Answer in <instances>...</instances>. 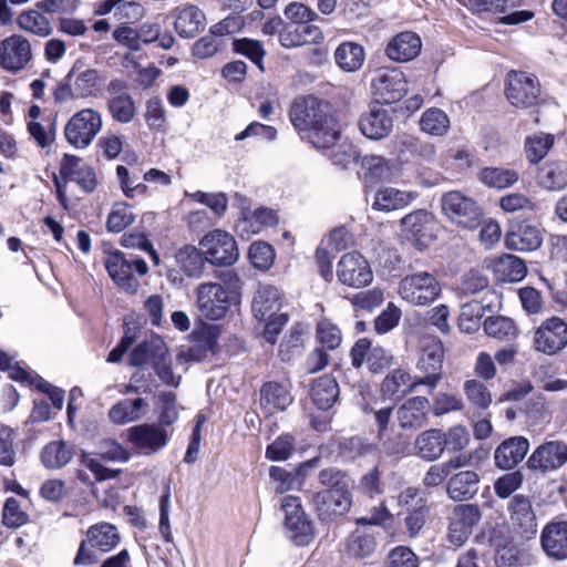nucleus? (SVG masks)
Wrapping results in <instances>:
<instances>
[{
    "label": "nucleus",
    "mask_w": 567,
    "mask_h": 567,
    "mask_svg": "<svg viewBox=\"0 0 567 567\" xmlns=\"http://www.w3.org/2000/svg\"><path fill=\"white\" fill-rule=\"evenodd\" d=\"M289 117L300 133L316 148H329L340 137V127L327 102L316 96H299L293 100Z\"/></svg>",
    "instance_id": "f257e3e1"
},
{
    "label": "nucleus",
    "mask_w": 567,
    "mask_h": 567,
    "mask_svg": "<svg viewBox=\"0 0 567 567\" xmlns=\"http://www.w3.org/2000/svg\"><path fill=\"white\" fill-rule=\"evenodd\" d=\"M121 540L117 528L110 523H99L89 527L86 537L80 543L73 564L90 566L96 564L100 557L96 550L105 554L113 550Z\"/></svg>",
    "instance_id": "f03ea898"
},
{
    "label": "nucleus",
    "mask_w": 567,
    "mask_h": 567,
    "mask_svg": "<svg viewBox=\"0 0 567 567\" xmlns=\"http://www.w3.org/2000/svg\"><path fill=\"white\" fill-rule=\"evenodd\" d=\"M101 86V78L97 70L85 69L76 71L73 66L64 80L53 91L56 103H65L70 100L96 96Z\"/></svg>",
    "instance_id": "7ed1b4c3"
},
{
    "label": "nucleus",
    "mask_w": 567,
    "mask_h": 567,
    "mask_svg": "<svg viewBox=\"0 0 567 567\" xmlns=\"http://www.w3.org/2000/svg\"><path fill=\"white\" fill-rule=\"evenodd\" d=\"M442 288L437 278L427 271H419L403 277L399 293L412 306H427L439 298Z\"/></svg>",
    "instance_id": "20e7f679"
},
{
    "label": "nucleus",
    "mask_w": 567,
    "mask_h": 567,
    "mask_svg": "<svg viewBox=\"0 0 567 567\" xmlns=\"http://www.w3.org/2000/svg\"><path fill=\"white\" fill-rule=\"evenodd\" d=\"M105 267L113 281L127 292H135L140 285L134 271L140 276L148 271L144 259L132 255L125 256L120 251L109 255Z\"/></svg>",
    "instance_id": "39448f33"
},
{
    "label": "nucleus",
    "mask_w": 567,
    "mask_h": 567,
    "mask_svg": "<svg viewBox=\"0 0 567 567\" xmlns=\"http://www.w3.org/2000/svg\"><path fill=\"white\" fill-rule=\"evenodd\" d=\"M444 347L437 338H429L424 341L421 357L417 361V370L423 375L415 377L408 392H413L419 385H426L434 390L442 378V364Z\"/></svg>",
    "instance_id": "423d86ee"
},
{
    "label": "nucleus",
    "mask_w": 567,
    "mask_h": 567,
    "mask_svg": "<svg viewBox=\"0 0 567 567\" xmlns=\"http://www.w3.org/2000/svg\"><path fill=\"white\" fill-rule=\"evenodd\" d=\"M102 116L93 109H83L68 121L64 127L66 141L75 148H86L102 130Z\"/></svg>",
    "instance_id": "0eeeda50"
},
{
    "label": "nucleus",
    "mask_w": 567,
    "mask_h": 567,
    "mask_svg": "<svg viewBox=\"0 0 567 567\" xmlns=\"http://www.w3.org/2000/svg\"><path fill=\"white\" fill-rule=\"evenodd\" d=\"M505 95L508 102L515 107H534L539 102V81L533 74L512 70L507 73Z\"/></svg>",
    "instance_id": "6e6552de"
},
{
    "label": "nucleus",
    "mask_w": 567,
    "mask_h": 567,
    "mask_svg": "<svg viewBox=\"0 0 567 567\" xmlns=\"http://www.w3.org/2000/svg\"><path fill=\"white\" fill-rule=\"evenodd\" d=\"M441 203L443 213L453 223L468 229L480 226L483 213L473 198L453 190L444 194Z\"/></svg>",
    "instance_id": "1a4fd4ad"
},
{
    "label": "nucleus",
    "mask_w": 567,
    "mask_h": 567,
    "mask_svg": "<svg viewBox=\"0 0 567 567\" xmlns=\"http://www.w3.org/2000/svg\"><path fill=\"white\" fill-rule=\"evenodd\" d=\"M206 259L212 265L230 266L238 260L239 250L235 238L223 229L207 233L200 240Z\"/></svg>",
    "instance_id": "9d476101"
},
{
    "label": "nucleus",
    "mask_w": 567,
    "mask_h": 567,
    "mask_svg": "<svg viewBox=\"0 0 567 567\" xmlns=\"http://www.w3.org/2000/svg\"><path fill=\"white\" fill-rule=\"evenodd\" d=\"M371 90L378 103H395L408 92L405 75L396 68L378 70L372 78Z\"/></svg>",
    "instance_id": "9b49d317"
},
{
    "label": "nucleus",
    "mask_w": 567,
    "mask_h": 567,
    "mask_svg": "<svg viewBox=\"0 0 567 567\" xmlns=\"http://www.w3.org/2000/svg\"><path fill=\"white\" fill-rule=\"evenodd\" d=\"M197 308L200 315L209 320L224 318L230 307L227 289L221 284L203 282L196 289Z\"/></svg>",
    "instance_id": "f8f14e48"
},
{
    "label": "nucleus",
    "mask_w": 567,
    "mask_h": 567,
    "mask_svg": "<svg viewBox=\"0 0 567 567\" xmlns=\"http://www.w3.org/2000/svg\"><path fill=\"white\" fill-rule=\"evenodd\" d=\"M567 346V322L553 316L544 320L534 333L535 350L553 355Z\"/></svg>",
    "instance_id": "ddd939ff"
},
{
    "label": "nucleus",
    "mask_w": 567,
    "mask_h": 567,
    "mask_svg": "<svg viewBox=\"0 0 567 567\" xmlns=\"http://www.w3.org/2000/svg\"><path fill=\"white\" fill-rule=\"evenodd\" d=\"M567 463V443L564 441H545L537 446L527 460L532 471L548 473L559 470Z\"/></svg>",
    "instance_id": "4468645a"
},
{
    "label": "nucleus",
    "mask_w": 567,
    "mask_h": 567,
    "mask_svg": "<svg viewBox=\"0 0 567 567\" xmlns=\"http://www.w3.org/2000/svg\"><path fill=\"white\" fill-rule=\"evenodd\" d=\"M340 282L351 288H362L370 285L373 274L367 259L359 252H349L341 257L337 267Z\"/></svg>",
    "instance_id": "2eb2a0df"
},
{
    "label": "nucleus",
    "mask_w": 567,
    "mask_h": 567,
    "mask_svg": "<svg viewBox=\"0 0 567 567\" xmlns=\"http://www.w3.org/2000/svg\"><path fill=\"white\" fill-rule=\"evenodd\" d=\"M107 111L115 122L127 124L136 115V104L128 93L127 83L121 79H113L106 86Z\"/></svg>",
    "instance_id": "dca6fc26"
},
{
    "label": "nucleus",
    "mask_w": 567,
    "mask_h": 567,
    "mask_svg": "<svg viewBox=\"0 0 567 567\" xmlns=\"http://www.w3.org/2000/svg\"><path fill=\"white\" fill-rule=\"evenodd\" d=\"M32 59L30 42L21 34H12L0 43V66L8 72H19Z\"/></svg>",
    "instance_id": "f3484780"
},
{
    "label": "nucleus",
    "mask_w": 567,
    "mask_h": 567,
    "mask_svg": "<svg viewBox=\"0 0 567 567\" xmlns=\"http://www.w3.org/2000/svg\"><path fill=\"white\" fill-rule=\"evenodd\" d=\"M127 440L143 454H152L162 450L168 441V434L161 425L140 424L130 427Z\"/></svg>",
    "instance_id": "a211bd4d"
},
{
    "label": "nucleus",
    "mask_w": 567,
    "mask_h": 567,
    "mask_svg": "<svg viewBox=\"0 0 567 567\" xmlns=\"http://www.w3.org/2000/svg\"><path fill=\"white\" fill-rule=\"evenodd\" d=\"M313 503L320 519L330 520L350 509L352 495L350 489H323L315 494Z\"/></svg>",
    "instance_id": "6ab92c4d"
},
{
    "label": "nucleus",
    "mask_w": 567,
    "mask_h": 567,
    "mask_svg": "<svg viewBox=\"0 0 567 567\" xmlns=\"http://www.w3.org/2000/svg\"><path fill=\"white\" fill-rule=\"evenodd\" d=\"M358 125L365 137L378 141L392 132L393 117L386 109L375 104L360 115Z\"/></svg>",
    "instance_id": "aec40b11"
},
{
    "label": "nucleus",
    "mask_w": 567,
    "mask_h": 567,
    "mask_svg": "<svg viewBox=\"0 0 567 567\" xmlns=\"http://www.w3.org/2000/svg\"><path fill=\"white\" fill-rule=\"evenodd\" d=\"M540 545L548 558L567 559V520L548 523L542 530Z\"/></svg>",
    "instance_id": "412c9836"
},
{
    "label": "nucleus",
    "mask_w": 567,
    "mask_h": 567,
    "mask_svg": "<svg viewBox=\"0 0 567 567\" xmlns=\"http://www.w3.org/2000/svg\"><path fill=\"white\" fill-rule=\"evenodd\" d=\"M422 40L413 31H403L390 39L385 55L394 62L403 63L414 60L421 53Z\"/></svg>",
    "instance_id": "4be33fe9"
},
{
    "label": "nucleus",
    "mask_w": 567,
    "mask_h": 567,
    "mask_svg": "<svg viewBox=\"0 0 567 567\" xmlns=\"http://www.w3.org/2000/svg\"><path fill=\"white\" fill-rule=\"evenodd\" d=\"M322 39L320 28L309 23L286 24L279 32V42L286 49L319 43Z\"/></svg>",
    "instance_id": "5701e85b"
},
{
    "label": "nucleus",
    "mask_w": 567,
    "mask_h": 567,
    "mask_svg": "<svg viewBox=\"0 0 567 567\" xmlns=\"http://www.w3.org/2000/svg\"><path fill=\"white\" fill-rule=\"evenodd\" d=\"M529 442L524 436H513L502 442L494 453L495 465L501 470H511L524 460Z\"/></svg>",
    "instance_id": "b1692460"
},
{
    "label": "nucleus",
    "mask_w": 567,
    "mask_h": 567,
    "mask_svg": "<svg viewBox=\"0 0 567 567\" xmlns=\"http://www.w3.org/2000/svg\"><path fill=\"white\" fill-rule=\"evenodd\" d=\"M429 404L425 396H413L406 400L396 411L399 425L404 430L423 427L427 423Z\"/></svg>",
    "instance_id": "393cba45"
},
{
    "label": "nucleus",
    "mask_w": 567,
    "mask_h": 567,
    "mask_svg": "<svg viewBox=\"0 0 567 567\" xmlns=\"http://www.w3.org/2000/svg\"><path fill=\"white\" fill-rule=\"evenodd\" d=\"M206 25L205 13L194 4H185L176 8L174 28L179 37L185 39L195 38Z\"/></svg>",
    "instance_id": "a878e982"
},
{
    "label": "nucleus",
    "mask_w": 567,
    "mask_h": 567,
    "mask_svg": "<svg viewBox=\"0 0 567 567\" xmlns=\"http://www.w3.org/2000/svg\"><path fill=\"white\" fill-rule=\"evenodd\" d=\"M480 488V476L474 471H461L451 476L446 484L447 496L455 502L472 499Z\"/></svg>",
    "instance_id": "bb28decb"
},
{
    "label": "nucleus",
    "mask_w": 567,
    "mask_h": 567,
    "mask_svg": "<svg viewBox=\"0 0 567 567\" xmlns=\"http://www.w3.org/2000/svg\"><path fill=\"white\" fill-rule=\"evenodd\" d=\"M511 519L522 530V536L529 539L537 533V522L530 501L524 495H515L509 505Z\"/></svg>",
    "instance_id": "cd10ccee"
},
{
    "label": "nucleus",
    "mask_w": 567,
    "mask_h": 567,
    "mask_svg": "<svg viewBox=\"0 0 567 567\" xmlns=\"http://www.w3.org/2000/svg\"><path fill=\"white\" fill-rule=\"evenodd\" d=\"M292 400L286 384L269 381L264 383L260 389V405L269 415L278 411H285L292 403Z\"/></svg>",
    "instance_id": "c85d7f7f"
},
{
    "label": "nucleus",
    "mask_w": 567,
    "mask_h": 567,
    "mask_svg": "<svg viewBox=\"0 0 567 567\" xmlns=\"http://www.w3.org/2000/svg\"><path fill=\"white\" fill-rule=\"evenodd\" d=\"M280 309V293L279 290L274 286H261L256 291L251 310L254 317L260 321H266L275 316Z\"/></svg>",
    "instance_id": "c756f323"
},
{
    "label": "nucleus",
    "mask_w": 567,
    "mask_h": 567,
    "mask_svg": "<svg viewBox=\"0 0 567 567\" xmlns=\"http://www.w3.org/2000/svg\"><path fill=\"white\" fill-rule=\"evenodd\" d=\"M164 354H167L164 341L158 337L151 338L138 343L132 350L130 364L136 368L153 367Z\"/></svg>",
    "instance_id": "7c9ffc66"
},
{
    "label": "nucleus",
    "mask_w": 567,
    "mask_h": 567,
    "mask_svg": "<svg viewBox=\"0 0 567 567\" xmlns=\"http://www.w3.org/2000/svg\"><path fill=\"white\" fill-rule=\"evenodd\" d=\"M415 454L426 461L439 460L444 453L443 432L437 429H431L421 432L414 442Z\"/></svg>",
    "instance_id": "2f4dec72"
},
{
    "label": "nucleus",
    "mask_w": 567,
    "mask_h": 567,
    "mask_svg": "<svg viewBox=\"0 0 567 567\" xmlns=\"http://www.w3.org/2000/svg\"><path fill=\"white\" fill-rule=\"evenodd\" d=\"M433 216L426 210L419 209L404 216L401 220L402 231L409 239L423 241L431 237Z\"/></svg>",
    "instance_id": "473e14b6"
},
{
    "label": "nucleus",
    "mask_w": 567,
    "mask_h": 567,
    "mask_svg": "<svg viewBox=\"0 0 567 567\" xmlns=\"http://www.w3.org/2000/svg\"><path fill=\"white\" fill-rule=\"evenodd\" d=\"M543 235L539 228L532 225H522L506 235V245L509 249L518 251H533L540 247Z\"/></svg>",
    "instance_id": "72a5a7b5"
},
{
    "label": "nucleus",
    "mask_w": 567,
    "mask_h": 567,
    "mask_svg": "<svg viewBox=\"0 0 567 567\" xmlns=\"http://www.w3.org/2000/svg\"><path fill=\"white\" fill-rule=\"evenodd\" d=\"M339 384L337 380L326 374L317 379L311 386V398L319 410H329L339 398Z\"/></svg>",
    "instance_id": "f704fd0d"
},
{
    "label": "nucleus",
    "mask_w": 567,
    "mask_h": 567,
    "mask_svg": "<svg viewBox=\"0 0 567 567\" xmlns=\"http://www.w3.org/2000/svg\"><path fill=\"white\" fill-rule=\"evenodd\" d=\"M493 271L498 281L518 282L527 274V267L523 259L514 255H503L495 259Z\"/></svg>",
    "instance_id": "c9c22d12"
},
{
    "label": "nucleus",
    "mask_w": 567,
    "mask_h": 567,
    "mask_svg": "<svg viewBox=\"0 0 567 567\" xmlns=\"http://www.w3.org/2000/svg\"><path fill=\"white\" fill-rule=\"evenodd\" d=\"M285 535L297 546H307L313 539L312 522L307 515L285 517Z\"/></svg>",
    "instance_id": "e433bc0d"
},
{
    "label": "nucleus",
    "mask_w": 567,
    "mask_h": 567,
    "mask_svg": "<svg viewBox=\"0 0 567 567\" xmlns=\"http://www.w3.org/2000/svg\"><path fill=\"white\" fill-rule=\"evenodd\" d=\"M176 261L188 277H198L203 274L207 261L204 249L186 245L176 252Z\"/></svg>",
    "instance_id": "4c0bfd02"
},
{
    "label": "nucleus",
    "mask_w": 567,
    "mask_h": 567,
    "mask_svg": "<svg viewBox=\"0 0 567 567\" xmlns=\"http://www.w3.org/2000/svg\"><path fill=\"white\" fill-rule=\"evenodd\" d=\"M148 408L144 399L122 400L113 405L109 411V416L113 423L124 424L138 420Z\"/></svg>",
    "instance_id": "58836bf2"
},
{
    "label": "nucleus",
    "mask_w": 567,
    "mask_h": 567,
    "mask_svg": "<svg viewBox=\"0 0 567 567\" xmlns=\"http://www.w3.org/2000/svg\"><path fill=\"white\" fill-rule=\"evenodd\" d=\"M73 457V449L64 441H52L41 452V461L47 468L64 467Z\"/></svg>",
    "instance_id": "ea45409f"
},
{
    "label": "nucleus",
    "mask_w": 567,
    "mask_h": 567,
    "mask_svg": "<svg viewBox=\"0 0 567 567\" xmlns=\"http://www.w3.org/2000/svg\"><path fill=\"white\" fill-rule=\"evenodd\" d=\"M412 200L410 193L385 187L375 193L372 208L379 212H392L405 207Z\"/></svg>",
    "instance_id": "a19ab883"
},
{
    "label": "nucleus",
    "mask_w": 567,
    "mask_h": 567,
    "mask_svg": "<svg viewBox=\"0 0 567 567\" xmlns=\"http://www.w3.org/2000/svg\"><path fill=\"white\" fill-rule=\"evenodd\" d=\"M365 59L363 47L354 42L341 43L336 52L334 60L337 64L346 72L359 70Z\"/></svg>",
    "instance_id": "79ce46f5"
},
{
    "label": "nucleus",
    "mask_w": 567,
    "mask_h": 567,
    "mask_svg": "<svg viewBox=\"0 0 567 567\" xmlns=\"http://www.w3.org/2000/svg\"><path fill=\"white\" fill-rule=\"evenodd\" d=\"M486 334L501 341H512L518 336V328L512 318L491 316L483 322Z\"/></svg>",
    "instance_id": "37998d69"
},
{
    "label": "nucleus",
    "mask_w": 567,
    "mask_h": 567,
    "mask_svg": "<svg viewBox=\"0 0 567 567\" xmlns=\"http://www.w3.org/2000/svg\"><path fill=\"white\" fill-rule=\"evenodd\" d=\"M447 114L437 107H430L423 112L420 118L421 131L431 136H444L450 130Z\"/></svg>",
    "instance_id": "c03bdc74"
},
{
    "label": "nucleus",
    "mask_w": 567,
    "mask_h": 567,
    "mask_svg": "<svg viewBox=\"0 0 567 567\" xmlns=\"http://www.w3.org/2000/svg\"><path fill=\"white\" fill-rule=\"evenodd\" d=\"M539 185L548 190H559L567 186V168L563 164L546 163L538 172Z\"/></svg>",
    "instance_id": "a18cd8bd"
},
{
    "label": "nucleus",
    "mask_w": 567,
    "mask_h": 567,
    "mask_svg": "<svg viewBox=\"0 0 567 567\" xmlns=\"http://www.w3.org/2000/svg\"><path fill=\"white\" fill-rule=\"evenodd\" d=\"M414 379H412L411 374L403 369H395L391 373H389L381 383V392L389 398L405 396L410 392V384Z\"/></svg>",
    "instance_id": "49530a36"
},
{
    "label": "nucleus",
    "mask_w": 567,
    "mask_h": 567,
    "mask_svg": "<svg viewBox=\"0 0 567 567\" xmlns=\"http://www.w3.org/2000/svg\"><path fill=\"white\" fill-rule=\"evenodd\" d=\"M535 385L547 392L567 391V379L560 378L550 365H539L533 372Z\"/></svg>",
    "instance_id": "de8ad7c7"
},
{
    "label": "nucleus",
    "mask_w": 567,
    "mask_h": 567,
    "mask_svg": "<svg viewBox=\"0 0 567 567\" xmlns=\"http://www.w3.org/2000/svg\"><path fill=\"white\" fill-rule=\"evenodd\" d=\"M512 540V532L506 525H497L491 530L489 545L497 551L499 559L508 560L509 566L517 560L516 555L509 548Z\"/></svg>",
    "instance_id": "09e8293b"
},
{
    "label": "nucleus",
    "mask_w": 567,
    "mask_h": 567,
    "mask_svg": "<svg viewBox=\"0 0 567 567\" xmlns=\"http://www.w3.org/2000/svg\"><path fill=\"white\" fill-rule=\"evenodd\" d=\"M377 548V540L373 535L355 530L352 533L347 543V553L357 559L369 558Z\"/></svg>",
    "instance_id": "8fccbe9b"
},
{
    "label": "nucleus",
    "mask_w": 567,
    "mask_h": 567,
    "mask_svg": "<svg viewBox=\"0 0 567 567\" xmlns=\"http://www.w3.org/2000/svg\"><path fill=\"white\" fill-rule=\"evenodd\" d=\"M361 165L367 171L365 181L369 183L390 181L393 176L388 161L382 156L367 155L362 158Z\"/></svg>",
    "instance_id": "3c124183"
},
{
    "label": "nucleus",
    "mask_w": 567,
    "mask_h": 567,
    "mask_svg": "<svg viewBox=\"0 0 567 567\" xmlns=\"http://www.w3.org/2000/svg\"><path fill=\"white\" fill-rule=\"evenodd\" d=\"M478 178L489 187L502 189L514 185L518 181V174L513 169L485 167L480 172Z\"/></svg>",
    "instance_id": "603ef678"
},
{
    "label": "nucleus",
    "mask_w": 567,
    "mask_h": 567,
    "mask_svg": "<svg viewBox=\"0 0 567 567\" xmlns=\"http://www.w3.org/2000/svg\"><path fill=\"white\" fill-rule=\"evenodd\" d=\"M17 22L22 30L39 37H48L52 33L49 20L38 10L23 11Z\"/></svg>",
    "instance_id": "864d4df0"
},
{
    "label": "nucleus",
    "mask_w": 567,
    "mask_h": 567,
    "mask_svg": "<svg viewBox=\"0 0 567 567\" xmlns=\"http://www.w3.org/2000/svg\"><path fill=\"white\" fill-rule=\"evenodd\" d=\"M484 315L483 306L477 301H470L461 307L458 315V328L466 333L475 332L481 324Z\"/></svg>",
    "instance_id": "5fc2aeb1"
},
{
    "label": "nucleus",
    "mask_w": 567,
    "mask_h": 567,
    "mask_svg": "<svg viewBox=\"0 0 567 567\" xmlns=\"http://www.w3.org/2000/svg\"><path fill=\"white\" fill-rule=\"evenodd\" d=\"M135 220L131 207L125 203L115 204L109 214L106 227L111 233H120Z\"/></svg>",
    "instance_id": "6e6d98bb"
},
{
    "label": "nucleus",
    "mask_w": 567,
    "mask_h": 567,
    "mask_svg": "<svg viewBox=\"0 0 567 567\" xmlns=\"http://www.w3.org/2000/svg\"><path fill=\"white\" fill-rule=\"evenodd\" d=\"M233 50L241 55L247 56L251 62L262 70V59L266 54L260 41L248 38L235 39Z\"/></svg>",
    "instance_id": "4d7b16f0"
},
{
    "label": "nucleus",
    "mask_w": 567,
    "mask_h": 567,
    "mask_svg": "<svg viewBox=\"0 0 567 567\" xmlns=\"http://www.w3.org/2000/svg\"><path fill=\"white\" fill-rule=\"evenodd\" d=\"M488 284V278L481 270L471 269L461 277L458 291L466 296L475 295L485 290Z\"/></svg>",
    "instance_id": "13d9d810"
},
{
    "label": "nucleus",
    "mask_w": 567,
    "mask_h": 567,
    "mask_svg": "<svg viewBox=\"0 0 567 567\" xmlns=\"http://www.w3.org/2000/svg\"><path fill=\"white\" fill-rule=\"evenodd\" d=\"M249 259L255 268L267 270L275 260V250L265 241L252 243L249 248Z\"/></svg>",
    "instance_id": "bf43d9fd"
},
{
    "label": "nucleus",
    "mask_w": 567,
    "mask_h": 567,
    "mask_svg": "<svg viewBox=\"0 0 567 567\" xmlns=\"http://www.w3.org/2000/svg\"><path fill=\"white\" fill-rule=\"evenodd\" d=\"M188 197H190L193 200L198 202L200 204L206 205L208 208H210L212 216L215 218H219L227 209V197L224 193H204V192H196L194 194H186Z\"/></svg>",
    "instance_id": "052dcab7"
},
{
    "label": "nucleus",
    "mask_w": 567,
    "mask_h": 567,
    "mask_svg": "<svg viewBox=\"0 0 567 567\" xmlns=\"http://www.w3.org/2000/svg\"><path fill=\"white\" fill-rule=\"evenodd\" d=\"M481 509L476 504H460L453 509L452 522L465 528L473 529L481 520Z\"/></svg>",
    "instance_id": "680f3d73"
},
{
    "label": "nucleus",
    "mask_w": 567,
    "mask_h": 567,
    "mask_svg": "<svg viewBox=\"0 0 567 567\" xmlns=\"http://www.w3.org/2000/svg\"><path fill=\"white\" fill-rule=\"evenodd\" d=\"M464 392L467 400L480 409H487L492 402L487 386L477 380H467L464 383Z\"/></svg>",
    "instance_id": "e2e57ef3"
},
{
    "label": "nucleus",
    "mask_w": 567,
    "mask_h": 567,
    "mask_svg": "<svg viewBox=\"0 0 567 567\" xmlns=\"http://www.w3.org/2000/svg\"><path fill=\"white\" fill-rule=\"evenodd\" d=\"M295 450V439L290 434L277 437L267 446L266 457L271 461H286Z\"/></svg>",
    "instance_id": "0e129e2a"
},
{
    "label": "nucleus",
    "mask_w": 567,
    "mask_h": 567,
    "mask_svg": "<svg viewBox=\"0 0 567 567\" xmlns=\"http://www.w3.org/2000/svg\"><path fill=\"white\" fill-rule=\"evenodd\" d=\"M29 515L21 509L20 503L14 497L7 498L2 509V522L7 527L18 528L24 525Z\"/></svg>",
    "instance_id": "69168bd1"
},
{
    "label": "nucleus",
    "mask_w": 567,
    "mask_h": 567,
    "mask_svg": "<svg viewBox=\"0 0 567 567\" xmlns=\"http://www.w3.org/2000/svg\"><path fill=\"white\" fill-rule=\"evenodd\" d=\"M319 482L326 486L324 489H350L352 485V481L350 477L342 471L329 467L322 470L318 475Z\"/></svg>",
    "instance_id": "338daca9"
},
{
    "label": "nucleus",
    "mask_w": 567,
    "mask_h": 567,
    "mask_svg": "<svg viewBox=\"0 0 567 567\" xmlns=\"http://www.w3.org/2000/svg\"><path fill=\"white\" fill-rule=\"evenodd\" d=\"M317 339L329 350H334L342 341L341 330L331 321L322 320L317 324Z\"/></svg>",
    "instance_id": "774afa93"
}]
</instances>
